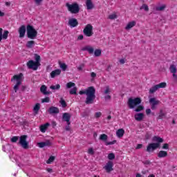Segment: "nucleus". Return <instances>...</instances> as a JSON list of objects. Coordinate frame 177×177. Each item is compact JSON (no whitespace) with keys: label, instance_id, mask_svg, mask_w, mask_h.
<instances>
[{"label":"nucleus","instance_id":"nucleus-1","mask_svg":"<svg viewBox=\"0 0 177 177\" xmlns=\"http://www.w3.org/2000/svg\"><path fill=\"white\" fill-rule=\"evenodd\" d=\"M80 95H86L85 104H93L95 99H96V89L94 86H91L88 87L86 90H82L79 92Z\"/></svg>","mask_w":177,"mask_h":177},{"label":"nucleus","instance_id":"nucleus-2","mask_svg":"<svg viewBox=\"0 0 177 177\" xmlns=\"http://www.w3.org/2000/svg\"><path fill=\"white\" fill-rule=\"evenodd\" d=\"M127 105L129 108L131 109H134L136 113H140V111H143L145 110V106L142 105V98L137 97H129L127 101Z\"/></svg>","mask_w":177,"mask_h":177},{"label":"nucleus","instance_id":"nucleus-3","mask_svg":"<svg viewBox=\"0 0 177 177\" xmlns=\"http://www.w3.org/2000/svg\"><path fill=\"white\" fill-rule=\"evenodd\" d=\"M152 142H154L148 144L147 147L146 151L147 153H153L157 149H160L161 147V143H164V138L158 136H154L152 138Z\"/></svg>","mask_w":177,"mask_h":177},{"label":"nucleus","instance_id":"nucleus-4","mask_svg":"<svg viewBox=\"0 0 177 177\" xmlns=\"http://www.w3.org/2000/svg\"><path fill=\"white\" fill-rule=\"evenodd\" d=\"M34 56L35 62L31 59L27 62V66L28 68H30L36 71V70H38V67L41 66V56H39L37 53L34 54Z\"/></svg>","mask_w":177,"mask_h":177},{"label":"nucleus","instance_id":"nucleus-5","mask_svg":"<svg viewBox=\"0 0 177 177\" xmlns=\"http://www.w3.org/2000/svg\"><path fill=\"white\" fill-rule=\"evenodd\" d=\"M65 6L67 8L68 12H70L72 15H77V13H80V10H81L80 4L77 2H74L72 4L67 2L66 3Z\"/></svg>","mask_w":177,"mask_h":177},{"label":"nucleus","instance_id":"nucleus-6","mask_svg":"<svg viewBox=\"0 0 177 177\" xmlns=\"http://www.w3.org/2000/svg\"><path fill=\"white\" fill-rule=\"evenodd\" d=\"M26 31L28 38H30V39H35V38H37L38 32L34 28V26L28 24L26 26Z\"/></svg>","mask_w":177,"mask_h":177},{"label":"nucleus","instance_id":"nucleus-7","mask_svg":"<svg viewBox=\"0 0 177 177\" xmlns=\"http://www.w3.org/2000/svg\"><path fill=\"white\" fill-rule=\"evenodd\" d=\"M21 78H23V73H19V75H15L11 79V81H17L16 84L14 86V91L15 93L19 91V86L21 85Z\"/></svg>","mask_w":177,"mask_h":177},{"label":"nucleus","instance_id":"nucleus-8","mask_svg":"<svg viewBox=\"0 0 177 177\" xmlns=\"http://www.w3.org/2000/svg\"><path fill=\"white\" fill-rule=\"evenodd\" d=\"M82 50H83V51L88 50V53L90 55H92L93 53H94V56H95V57H99L100 56H102V50H100V49L95 50L92 47L86 46V47H84L83 48H82Z\"/></svg>","mask_w":177,"mask_h":177},{"label":"nucleus","instance_id":"nucleus-9","mask_svg":"<svg viewBox=\"0 0 177 177\" xmlns=\"http://www.w3.org/2000/svg\"><path fill=\"white\" fill-rule=\"evenodd\" d=\"M28 136L27 135H23L21 136L19 138V144L21 146L22 148H24L25 150H27V149H29L28 147V142L27 141V138Z\"/></svg>","mask_w":177,"mask_h":177},{"label":"nucleus","instance_id":"nucleus-10","mask_svg":"<svg viewBox=\"0 0 177 177\" xmlns=\"http://www.w3.org/2000/svg\"><path fill=\"white\" fill-rule=\"evenodd\" d=\"M83 33L86 37H92L93 35V26L91 24H87L83 30Z\"/></svg>","mask_w":177,"mask_h":177},{"label":"nucleus","instance_id":"nucleus-11","mask_svg":"<svg viewBox=\"0 0 177 177\" xmlns=\"http://www.w3.org/2000/svg\"><path fill=\"white\" fill-rule=\"evenodd\" d=\"M167 86V83L166 82H161L159 84H156L153 86H152L149 89V93H154L156 91L160 89V88H165Z\"/></svg>","mask_w":177,"mask_h":177},{"label":"nucleus","instance_id":"nucleus-12","mask_svg":"<svg viewBox=\"0 0 177 177\" xmlns=\"http://www.w3.org/2000/svg\"><path fill=\"white\" fill-rule=\"evenodd\" d=\"M149 102V104H151V110H156L157 109V106L160 104V101L157 100L156 97L150 98Z\"/></svg>","mask_w":177,"mask_h":177},{"label":"nucleus","instance_id":"nucleus-13","mask_svg":"<svg viewBox=\"0 0 177 177\" xmlns=\"http://www.w3.org/2000/svg\"><path fill=\"white\" fill-rule=\"evenodd\" d=\"M68 26L71 27V28H74L78 26V20L75 18H71L68 21Z\"/></svg>","mask_w":177,"mask_h":177},{"label":"nucleus","instance_id":"nucleus-14","mask_svg":"<svg viewBox=\"0 0 177 177\" xmlns=\"http://www.w3.org/2000/svg\"><path fill=\"white\" fill-rule=\"evenodd\" d=\"M8 35H9L8 30H4L3 32V29H2V28H0V42L2 41V39H8Z\"/></svg>","mask_w":177,"mask_h":177},{"label":"nucleus","instance_id":"nucleus-15","mask_svg":"<svg viewBox=\"0 0 177 177\" xmlns=\"http://www.w3.org/2000/svg\"><path fill=\"white\" fill-rule=\"evenodd\" d=\"M62 120L66 122L67 125H70L71 124L70 122V120H71V115L69 113H63Z\"/></svg>","mask_w":177,"mask_h":177},{"label":"nucleus","instance_id":"nucleus-16","mask_svg":"<svg viewBox=\"0 0 177 177\" xmlns=\"http://www.w3.org/2000/svg\"><path fill=\"white\" fill-rule=\"evenodd\" d=\"M113 161L109 160L106 165L104 166V169H106V172H111V171H113L114 169H113Z\"/></svg>","mask_w":177,"mask_h":177},{"label":"nucleus","instance_id":"nucleus-17","mask_svg":"<svg viewBox=\"0 0 177 177\" xmlns=\"http://www.w3.org/2000/svg\"><path fill=\"white\" fill-rule=\"evenodd\" d=\"M51 145L52 142H50V140H46L45 142H41L37 143V146H39L40 149H44V147L46 146H51Z\"/></svg>","mask_w":177,"mask_h":177},{"label":"nucleus","instance_id":"nucleus-18","mask_svg":"<svg viewBox=\"0 0 177 177\" xmlns=\"http://www.w3.org/2000/svg\"><path fill=\"white\" fill-rule=\"evenodd\" d=\"M18 32L19 33V38H24L26 35V26H21L18 30Z\"/></svg>","mask_w":177,"mask_h":177},{"label":"nucleus","instance_id":"nucleus-19","mask_svg":"<svg viewBox=\"0 0 177 177\" xmlns=\"http://www.w3.org/2000/svg\"><path fill=\"white\" fill-rule=\"evenodd\" d=\"M49 114H59L60 113V111L59 110V108L56 106H51L48 109Z\"/></svg>","mask_w":177,"mask_h":177},{"label":"nucleus","instance_id":"nucleus-20","mask_svg":"<svg viewBox=\"0 0 177 177\" xmlns=\"http://www.w3.org/2000/svg\"><path fill=\"white\" fill-rule=\"evenodd\" d=\"M134 118L136 121H142L143 118H145V114L143 113H138L134 115Z\"/></svg>","mask_w":177,"mask_h":177},{"label":"nucleus","instance_id":"nucleus-21","mask_svg":"<svg viewBox=\"0 0 177 177\" xmlns=\"http://www.w3.org/2000/svg\"><path fill=\"white\" fill-rule=\"evenodd\" d=\"M60 74H62V70L55 69L50 73V77L51 78H55V77H57V75H60Z\"/></svg>","mask_w":177,"mask_h":177},{"label":"nucleus","instance_id":"nucleus-22","mask_svg":"<svg viewBox=\"0 0 177 177\" xmlns=\"http://www.w3.org/2000/svg\"><path fill=\"white\" fill-rule=\"evenodd\" d=\"M50 127V124L49 122H47L44 124L41 125L39 127V129L43 133H45V132H46V130L48 129V127Z\"/></svg>","mask_w":177,"mask_h":177},{"label":"nucleus","instance_id":"nucleus-23","mask_svg":"<svg viewBox=\"0 0 177 177\" xmlns=\"http://www.w3.org/2000/svg\"><path fill=\"white\" fill-rule=\"evenodd\" d=\"M86 6L87 10H91V9H93V8H95V5H93L92 0H87L86 1Z\"/></svg>","mask_w":177,"mask_h":177},{"label":"nucleus","instance_id":"nucleus-24","mask_svg":"<svg viewBox=\"0 0 177 177\" xmlns=\"http://www.w3.org/2000/svg\"><path fill=\"white\" fill-rule=\"evenodd\" d=\"M168 156V152L165 151H160L159 153H158V157L159 158H164L165 157H167Z\"/></svg>","mask_w":177,"mask_h":177},{"label":"nucleus","instance_id":"nucleus-25","mask_svg":"<svg viewBox=\"0 0 177 177\" xmlns=\"http://www.w3.org/2000/svg\"><path fill=\"white\" fill-rule=\"evenodd\" d=\"M167 117V113L164 112L162 109H160L159 115L157 118V120H162Z\"/></svg>","mask_w":177,"mask_h":177},{"label":"nucleus","instance_id":"nucleus-26","mask_svg":"<svg viewBox=\"0 0 177 177\" xmlns=\"http://www.w3.org/2000/svg\"><path fill=\"white\" fill-rule=\"evenodd\" d=\"M135 26H136V21H130L128 23V24L125 27V29L131 30V28H132V27H135Z\"/></svg>","mask_w":177,"mask_h":177},{"label":"nucleus","instance_id":"nucleus-27","mask_svg":"<svg viewBox=\"0 0 177 177\" xmlns=\"http://www.w3.org/2000/svg\"><path fill=\"white\" fill-rule=\"evenodd\" d=\"M124 133H125V130H124V129H119L116 131V136L118 138H122V136H124Z\"/></svg>","mask_w":177,"mask_h":177},{"label":"nucleus","instance_id":"nucleus-28","mask_svg":"<svg viewBox=\"0 0 177 177\" xmlns=\"http://www.w3.org/2000/svg\"><path fill=\"white\" fill-rule=\"evenodd\" d=\"M34 45H35V41L34 40L28 41L26 43V48H28V49H31L34 47Z\"/></svg>","mask_w":177,"mask_h":177},{"label":"nucleus","instance_id":"nucleus-29","mask_svg":"<svg viewBox=\"0 0 177 177\" xmlns=\"http://www.w3.org/2000/svg\"><path fill=\"white\" fill-rule=\"evenodd\" d=\"M39 109H41V104L39 103H37L33 107V111L35 115L38 114Z\"/></svg>","mask_w":177,"mask_h":177},{"label":"nucleus","instance_id":"nucleus-30","mask_svg":"<svg viewBox=\"0 0 177 177\" xmlns=\"http://www.w3.org/2000/svg\"><path fill=\"white\" fill-rule=\"evenodd\" d=\"M46 89H48V87L45 85H42L40 88V92L43 93V95H48V93H47Z\"/></svg>","mask_w":177,"mask_h":177},{"label":"nucleus","instance_id":"nucleus-31","mask_svg":"<svg viewBox=\"0 0 177 177\" xmlns=\"http://www.w3.org/2000/svg\"><path fill=\"white\" fill-rule=\"evenodd\" d=\"M2 149H3V151H5V153H9L10 151V145H3Z\"/></svg>","mask_w":177,"mask_h":177},{"label":"nucleus","instance_id":"nucleus-32","mask_svg":"<svg viewBox=\"0 0 177 177\" xmlns=\"http://www.w3.org/2000/svg\"><path fill=\"white\" fill-rule=\"evenodd\" d=\"M108 138L109 137L107 136V135H106V134H101L100 136V140H102V142H105V143H106V142H107Z\"/></svg>","mask_w":177,"mask_h":177},{"label":"nucleus","instance_id":"nucleus-33","mask_svg":"<svg viewBox=\"0 0 177 177\" xmlns=\"http://www.w3.org/2000/svg\"><path fill=\"white\" fill-rule=\"evenodd\" d=\"M90 113H91V110H89V109H86L82 113V117H83V118L88 117Z\"/></svg>","mask_w":177,"mask_h":177},{"label":"nucleus","instance_id":"nucleus-34","mask_svg":"<svg viewBox=\"0 0 177 177\" xmlns=\"http://www.w3.org/2000/svg\"><path fill=\"white\" fill-rule=\"evenodd\" d=\"M170 72L172 74H176V66L174 64H171L169 68Z\"/></svg>","mask_w":177,"mask_h":177},{"label":"nucleus","instance_id":"nucleus-35","mask_svg":"<svg viewBox=\"0 0 177 177\" xmlns=\"http://www.w3.org/2000/svg\"><path fill=\"white\" fill-rule=\"evenodd\" d=\"M59 65L60 68H62V70H63V71H66V70H67V65L65 63L62 64V62H60V61H59Z\"/></svg>","mask_w":177,"mask_h":177},{"label":"nucleus","instance_id":"nucleus-36","mask_svg":"<svg viewBox=\"0 0 177 177\" xmlns=\"http://www.w3.org/2000/svg\"><path fill=\"white\" fill-rule=\"evenodd\" d=\"M165 8H167V6L165 4H163L160 6H158L156 7V10L159 11V12H162L163 10H165Z\"/></svg>","mask_w":177,"mask_h":177},{"label":"nucleus","instance_id":"nucleus-37","mask_svg":"<svg viewBox=\"0 0 177 177\" xmlns=\"http://www.w3.org/2000/svg\"><path fill=\"white\" fill-rule=\"evenodd\" d=\"M77 87H73L72 89H71L70 91H69V93H70V95H78V93H77Z\"/></svg>","mask_w":177,"mask_h":177},{"label":"nucleus","instance_id":"nucleus-38","mask_svg":"<svg viewBox=\"0 0 177 177\" xmlns=\"http://www.w3.org/2000/svg\"><path fill=\"white\" fill-rule=\"evenodd\" d=\"M75 87V83L70 82L66 84V88L68 89H70V88H74Z\"/></svg>","mask_w":177,"mask_h":177},{"label":"nucleus","instance_id":"nucleus-39","mask_svg":"<svg viewBox=\"0 0 177 177\" xmlns=\"http://www.w3.org/2000/svg\"><path fill=\"white\" fill-rule=\"evenodd\" d=\"M145 12H149V6H147V4H142V6L140 8V10H143Z\"/></svg>","mask_w":177,"mask_h":177},{"label":"nucleus","instance_id":"nucleus-40","mask_svg":"<svg viewBox=\"0 0 177 177\" xmlns=\"http://www.w3.org/2000/svg\"><path fill=\"white\" fill-rule=\"evenodd\" d=\"M55 157L53 156H50L48 160L46 161V164H52L55 161Z\"/></svg>","mask_w":177,"mask_h":177},{"label":"nucleus","instance_id":"nucleus-41","mask_svg":"<svg viewBox=\"0 0 177 177\" xmlns=\"http://www.w3.org/2000/svg\"><path fill=\"white\" fill-rule=\"evenodd\" d=\"M59 103L62 104V106L64 108H66V106H67V103L66 102V100H64V99L61 98Z\"/></svg>","mask_w":177,"mask_h":177},{"label":"nucleus","instance_id":"nucleus-42","mask_svg":"<svg viewBox=\"0 0 177 177\" xmlns=\"http://www.w3.org/2000/svg\"><path fill=\"white\" fill-rule=\"evenodd\" d=\"M50 88L53 89V91L59 90V89H60V84H57L55 86H53V85L50 86Z\"/></svg>","mask_w":177,"mask_h":177},{"label":"nucleus","instance_id":"nucleus-43","mask_svg":"<svg viewBox=\"0 0 177 177\" xmlns=\"http://www.w3.org/2000/svg\"><path fill=\"white\" fill-rule=\"evenodd\" d=\"M115 158V154L114 153H110L108 155L109 160H114Z\"/></svg>","mask_w":177,"mask_h":177},{"label":"nucleus","instance_id":"nucleus-44","mask_svg":"<svg viewBox=\"0 0 177 177\" xmlns=\"http://www.w3.org/2000/svg\"><path fill=\"white\" fill-rule=\"evenodd\" d=\"M50 102V98L49 97H46L41 100V103H49Z\"/></svg>","mask_w":177,"mask_h":177},{"label":"nucleus","instance_id":"nucleus-45","mask_svg":"<svg viewBox=\"0 0 177 177\" xmlns=\"http://www.w3.org/2000/svg\"><path fill=\"white\" fill-rule=\"evenodd\" d=\"M162 149H163L164 150H169V144L168 143L163 144Z\"/></svg>","mask_w":177,"mask_h":177},{"label":"nucleus","instance_id":"nucleus-46","mask_svg":"<svg viewBox=\"0 0 177 177\" xmlns=\"http://www.w3.org/2000/svg\"><path fill=\"white\" fill-rule=\"evenodd\" d=\"M19 140V137L18 136H14L11 138V142L12 143H16Z\"/></svg>","mask_w":177,"mask_h":177},{"label":"nucleus","instance_id":"nucleus-47","mask_svg":"<svg viewBox=\"0 0 177 177\" xmlns=\"http://www.w3.org/2000/svg\"><path fill=\"white\" fill-rule=\"evenodd\" d=\"M84 67H85V64H81L77 67L78 71H82Z\"/></svg>","mask_w":177,"mask_h":177},{"label":"nucleus","instance_id":"nucleus-48","mask_svg":"<svg viewBox=\"0 0 177 177\" xmlns=\"http://www.w3.org/2000/svg\"><path fill=\"white\" fill-rule=\"evenodd\" d=\"M109 19H110L111 20H114V19H117V15L115 14L110 15L109 16Z\"/></svg>","mask_w":177,"mask_h":177},{"label":"nucleus","instance_id":"nucleus-49","mask_svg":"<svg viewBox=\"0 0 177 177\" xmlns=\"http://www.w3.org/2000/svg\"><path fill=\"white\" fill-rule=\"evenodd\" d=\"M104 93L105 95H108V93H110V86H106V89H105V91H104Z\"/></svg>","mask_w":177,"mask_h":177},{"label":"nucleus","instance_id":"nucleus-50","mask_svg":"<svg viewBox=\"0 0 177 177\" xmlns=\"http://www.w3.org/2000/svg\"><path fill=\"white\" fill-rule=\"evenodd\" d=\"M95 117V118H100L102 117V112H96Z\"/></svg>","mask_w":177,"mask_h":177},{"label":"nucleus","instance_id":"nucleus-51","mask_svg":"<svg viewBox=\"0 0 177 177\" xmlns=\"http://www.w3.org/2000/svg\"><path fill=\"white\" fill-rule=\"evenodd\" d=\"M88 154H91V156H93V154H95V151H93V148L88 149Z\"/></svg>","mask_w":177,"mask_h":177},{"label":"nucleus","instance_id":"nucleus-52","mask_svg":"<svg viewBox=\"0 0 177 177\" xmlns=\"http://www.w3.org/2000/svg\"><path fill=\"white\" fill-rule=\"evenodd\" d=\"M151 138V134L147 133L145 135V139L146 140H149V139H150Z\"/></svg>","mask_w":177,"mask_h":177},{"label":"nucleus","instance_id":"nucleus-53","mask_svg":"<svg viewBox=\"0 0 177 177\" xmlns=\"http://www.w3.org/2000/svg\"><path fill=\"white\" fill-rule=\"evenodd\" d=\"M142 164L144 165H150V164H151V162H150V160H145L142 162Z\"/></svg>","mask_w":177,"mask_h":177},{"label":"nucleus","instance_id":"nucleus-54","mask_svg":"<svg viewBox=\"0 0 177 177\" xmlns=\"http://www.w3.org/2000/svg\"><path fill=\"white\" fill-rule=\"evenodd\" d=\"M36 5H37V6H39V5H41V3L42 2V1L44 0H34Z\"/></svg>","mask_w":177,"mask_h":177},{"label":"nucleus","instance_id":"nucleus-55","mask_svg":"<svg viewBox=\"0 0 177 177\" xmlns=\"http://www.w3.org/2000/svg\"><path fill=\"white\" fill-rule=\"evenodd\" d=\"M145 113H146L147 115H149V114L151 113V109H147L145 110Z\"/></svg>","mask_w":177,"mask_h":177},{"label":"nucleus","instance_id":"nucleus-56","mask_svg":"<svg viewBox=\"0 0 177 177\" xmlns=\"http://www.w3.org/2000/svg\"><path fill=\"white\" fill-rule=\"evenodd\" d=\"M104 99L105 100H110V99H111V95H105Z\"/></svg>","mask_w":177,"mask_h":177},{"label":"nucleus","instance_id":"nucleus-57","mask_svg":"<svg viewBox=\"0 0 177 177\" xmlns=\"http://www.w3.org/2000/svg\"><path fill=\"white\" fill-rule=\"evenodd\" d=\"M143 147V145L142 144H138L137 147H136V150H138L139 149H142Z\"/></svg>","mask_w":177,"mask_h":177},{"label":"nucleus","instance_id":"nucleus-58","mask_svg":"<svg viewBox=\"0 0 177 177\" xmlns=\"http://www.w3.org/2000/svg\"><path fill=\"white\" fill-rule=\"evenodd\" d=\"M91 78H96V73L95 72H92L91 73Z\"/></svg>","mask_w":177,"mask_h":177},{"label":"nucleus","instance_id":"nucleus-59","mask_svg":"<svg viewBox=\"0 0 177 177\" xmlns=\"http://www.w3.org/2000/svg\"><path fill=\"white\" fill-rule=\"evenodd\" d=\"M77 39H79L80 41L84 39V35H79L77 37Z\"/></svg>","mask_w":177,"mask_h":177},{"label":"nucleus","instance_id":"nucleus-60","mask_svg":"<svg viewBox=\"0 0 177 177\" xmlns=\"http://www.w3.org/2000/svg\"><path fill=\"white\" fill-rule=\"evenodd\" d=\"M26 89H27V87L26 86H22L21 91H22V92H24V91H26Z\"/></svg>","mask_w":177,"mask_h":177},{"label":"nucleus","instance_id":"nucleus-61","mask_svg":"<svg viewBox=\"0 0 177 177\" xmlns=\"http://www.w3.org/2000/svg\"><path fill=\"white\" fill-rule=\"evenodd\" d=\"M105 145H106V146H109V145H113V141H111V142H105Z\"/></svg>","mask_w":177,"mask_h":177},{"label":"nucleus","instance_id":"nucleus-62","mask_svg":"<svg viewBox=\"0 0 177 177\" xmlns=\"http://www.w3.org/2000/svg\"><path fill=\"white\" fill-rule=\"evenodd\" d=\"M46 171H47V172H49V174H50V173L53 172V170L52 169H50V168H47Z\"/></svg>","mask_w":177,"mask_h":177},{"label":"nucleus","instance_id":"nucleus-63","mask_svg":"<svg viewBox=\"0 0 177 177\" xmlns=\"http://www.w3.org/2000/svg\"><path fill=\"white\" fill-rule=\"evenodd\" d=\"M65 130H66V131H70V125L66 126Z\"/></svg>","mask_w":177,"mask_h":177},{"label":"nucleus","instance_id":"nucleus-64","mask_svg":"<svg viewBox=\"0 0 177 177\" xmlns=\"http://www.w3.org/2000/svg\"><path fill=\"white\" fill-rule=\"evenodd\" d=\"M56 125H57L56 122H52L53 128H55V127H56Z\"/></svg>","mask_w":177,"mask_h":177}]
</instances>
